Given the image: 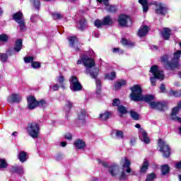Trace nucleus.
Masks as SVG:
<instances>
[{
  "label": "nucleus",
  "mask_w": 181,
  "mask_h": 181,
  "mask_svg": "<svg viewBox=\"0 0 181 181\" xmlns=\"http://www.w3.org/2000/svg\"><path fill=\"white\" fill-rule=\"evenodd\" d=\"M180 57L181 51L177 50L174 52L172 64L169 62V56L168 55H164L161 58V62H163L164 67H167V69H171V70H173V69H181L180 60L179 59H180Z\"/></svg>",
  "instance_id": "nucleus-1"
},
{
  "label": "nucleus",
  "mask_w": 181,
  "mask_h": 181,
  "mask_svg": "<svg viewBox=\"0 0 181 181\" xmlns=\"http://www.w3.org/2000/svg\"><path fill=\"white\" fill-rule=\"evenodd\" d=\"M83 66L86 67L85 73L86 74H90V77L92 78H97V76H98V71H100V69L95 67V61L92 58H88V57H86V58L83 59Z\"/></svg>",
  "instance_id": "nucleus-2"
},
{
  "label": "nucleus",
  "mask_w": 181,
  "mask_h": 181,
  "mask_svg": "<svg viewBox=\"0 0 181 181\" xmlns=\"http://www.w3.org/2000/svg\"><path fill=\"white\" fill-rule=\"evenodd\" d=\"M120 165L123 168V170L120 173L119 179L120 180H124L127 178V174H125V171L127 173H131V160H129L128 158L124 157L120 160Z\"/></svg>",
  "instance_id": "nucleus-3"
},
{
  "label": "nucleus",
  "mask_w": 181,
  "mask_h": 181,
  "mask_svg": "<svg viewBox=\"0 0 181 181\" xmlns=\"http://www.w3.org/2000/svg\"><path fill=\"white\" fill-rule=\"evenodd\" d=\"M151 73H152L153 76L150 78V81L151 83V86H156V78L158 80H163L165 78V75H163V71H159L158 66L154 65L151 68Z\"/></svg>",
  "instance_id": "nucleus-4"
},
{
  "label": "nucleus",
  "mask_w": 181,
  "mask_h": 181,
  "mask_svg": "<svg viewBox=\"0 0 181 181\" xmlns=\"http://www.w3.org/2000/svg\"><path fill=\"white\" fill-rule=\"evenodd\" d=\"M130 99L132 101H142V88L139 85H134L130 88Z\"/></svg>",
  "instance_id": "nucleus-5"
},
{
  "label": "nucleus",
  "mask_w": 181,
  "mask_h": 181,
  "mask_svg": "<svg viewBox=\"0 0 181 181\" xmlns=\"http://www.w3.org/2000/svg\"><path fill=\"white\" fill-rule=\"evenodd\" d=\"M98 162L99 165H102V166H104V168H108V172L112 177H115V176H118V175L119 176V175H121V173H119V166L115 164L108 166V163L100 159H98Z\"/></svg>",
  "instance_id": "nucleus-6"
},
{
  "label": "nucleus",
  "mask_w": 181,
  "mask_h": 181,
  "mask_svg": "<svg viewBox=\"0 0 181 181\" xmlns=\"http://www.w3.org/2000/svg\"><path fill=\"white\" fill-rule=\"evenodd\" d=\"M40 131L39 124L35 122L30 123L27 128L28 134L31 138H38Z\"/></svg>",
  "instance_id": "nucleus-7"
},
{
  "label": "nucleus",
  "mask_w": 181,
  "mask_h": 181,
  "mask_svg": "<svg viewBox=\"0 0 181 181\" xmlns=\"http://www.w3.org/2000/svg\"><path fill=\"white\" fill-rule=\"evenodd\" d=\"M45 105H46V101L45 100L39 102L33 96L28 98V107L29 110H35L36 107H45Z\"/></svg>",
  "instance_id": "nucleus-8"
},
{
  "label": "nucleus",
  "mask_w": 181,
  "mask_h": 181,
  "mask_svg": "<svg viewBox=\"0 0 181 181\" xmlns=\"http://www.w3.org/2000/svg\"><path fill=\"white\" fill-rule=\"evenodd\" d=\"M158 147L160 148V152H162L164 158H169L170 156V148L166 141L162 139L158 140Z\"/></svg>",
  "instance_id": "nucleus-9"
},
{
  "label": "nucleus",
  "mask_w": 181,
  "mask_h": 181,
  "mask_svg": "<svg viewBox=\"0 0 181 181\" xmlns=\"http://www.w3.org/2000/svg\"><path fill=\"white\" fill-rule=\"evenodd\" d=\"M181 108V101L177 103V106L174 107L172 109L170 117L173 121H181V118L177 116V114H179V111H180Z\"/></svg>",
  "instance_id": "nucleus-10"
},
{
  "label": "nucleus",
  "mask_w": 181,
  "mask_h": 181,
  "mask_svg": "<svg viewBox=\"0 0 181 181\" xmlns=\"http://www.w3.org/2000/svg\"><path fill=\"white\" fill-rule=\"evenodd\" d=\"M70 81H71V86H70L71 90H72L73 91H80V90H81V88H83L81 86V83L78 82L77 77L72 76L70 78Z\"/></svg>",
  "instance_id": "nucleus-11"
},
{
  "label": "nucleus",
  "mask_w": 181,
  "mask_h": 181,
  "mask_svg": "<svg viewBox=\"0 0 181 181\" xmlns=\"http://www.w3.org/2000/svg\"><path fill=\"white\" fill-rule=\"evenodd\" d=\"M118 23L120 26H129V23H132L131 18L127 15L122 14L118 18Z\"/></svg>",
  "instance_id": "nucleus-12"
},
{
  "label": "nucleus",
  "mask_w": 181,
  "mask_h": 181,
  "mask_svg": "<svg viewBox=\"0 0 181 181\" xmlns=\"http://www.w3.org/2000/svg\"><path fill=\"white\" fill-rule=\"evenodd\" d=\"M98 2H103L105 6V9L108 11V12H115L117 11V7L115 6H111L108 4V0H97Z\"/></svg>",
  "instance_id": "nucleus-13"
},
{
  "label": "nucleus",
  "mask_w": 181,
  "mask_h": 181,
  "mask_svg": "<svg viewBox=\"0 0 181 181\" xmlns=\"http://www.w3.org/2000/svg\"><path fill=\"white\" fill-rule=\"evenodd\" d=\"M140 139L144 144H149L151 142V139H149V136H148V134H146V132L144 130V129H140Z\"/></svg>",
  "instance_id": "nucleus-14"
},
{
  "label": "nucleus",
  "mask_w": 181,
  "mask_h": 181,
  "mask_svg": "<svg viewBox=\"0 0 181 181\" xmlns=\"http://www.w3.org/2000/svg\"><path fill=\"white\" fill-rule=\"evenodd\" d=\"M168 12V8L165 5L162 4H159L157 5V8L156 10V13L159 14V15H165Z\"/></svg>",
  "instance_id": "nucleus-15"
},
{
  "label": "nucleus",
  "mask_w": 181,
  "mask_h": 181,
  "mask_svg": "<svg viewBox=\"0 0 181 181\" xmlns=\"http://www.w3.org/2000/svg\"><path fill=\"white\" fill-rule=\"evenodd\" d=\"M148 30H149L147 25H142L139 30L138 36H139L140 37L146 36V35H148Z\"/></svg>",
  "instance_id": "nucleus-16"
},
{
  "label": "nucleus",
  "mask_w": 181,
  "mask_h": 181,
  "mask_svg": "<svg viewBox=\"0 0 181 181\" xmlns=\"http://www.w3.org/2000/svg\"><path fill=\"white\" fill-rule=\"evenodd\" d=\"M21 100V98L19 95H16L15 93L11 94L8 98V103H19Z\"/></svg>",
  "instance_id": "nucleus-17"
},
{
  "label": "nucleus",
  "mask_w": 181,
  "mask_h": 181,
  "mask_svg": "<svg viewBox=\"0 0 181 181\" xmlns=\"http://www.w3.org/2000/svg\"><path fill=\"white\" fill-rule=\"evenodd\" d=\"M74 146H76V149H84L86 148V142L83 140H76L74 142Z\"/></svg>",
  "instance_id": "nucleus-18"
},
{
  "label": "nucleus",
  "mask_w": 181,
  "mask_h": 181,
  "mask_svg": "<svg viewBox=\"0 0 181 181\" xmlns=\"http://www.w3.org/2000/svg\"><path fill=\"white\" fill-rule=\"evenodd\" d=\"M13 18L17 23H19L21 21L23 20V14L21 12H17L13 15Z\"/></svg>",
  "instance_id": "nucleus-19"
},
{
  "label": "nucleus",
  "mask_w": 181,
  "mask_h": 181,
  "mask_svg": "<svg viewBox=\"0 0 181 181\" xmlns=\"http://www.w3.org/2000/svg\"><path fill=\"white\" fill-rule=\"evenodd\" d=\"M155 100V97L152 95H142L141 101H145V103H149L151 104V101H153Z\"/></svg>",
  "instance_id": "nucleus-20"
},
{
  "label": "nucleus",
  "mask_w": 181,
  "mask_h": 181,
  "mask_svg": "<svg viewBox=\"0 0 181 181\" xmlns=\"http://www.w3.org/2000/svg\"><path fill=\"white\" fill-rule=\"evenodd\" d=\"M162 36L165 40H168L169 37H170V29L169 28H163Z\"/></svg>",
  "instance_id": "nucleus-21"
},
{
  "label": "nucleus",
  "mask_w": 181,
  "mask_h": 181,
  "mask_svg": "<svg viewBox=\"0 0 181 181\" xmlns=\"http://www.w3.org/2000/svg\"><path fill=\"white\" fill-rule=\"evenodd\" d=\"M18 159L22 163L26 162V160H28V153H26V152L25 151H20L18 155Z\"/></svg>",
  "instance_id": "nucleus-22"
},
{
  "label": "nucleus",
  "mask_w": 181,
  "mask_h": 181,
  "mask_svg": "<svg viewBox=\"0 0 181 181\" xmlns=\"http://www.w3.org/2000/svg\"><path fill=\"white\" fill-rule=\"evenodd\" d=\"M139 2L142 6L144 12H147L149 10V6L148 5V0H139Z\"/></svg>",
  "instance_id": "nucleus-23"
},
{
  "label": "nucleus",
  "mask_w": 181,
  "mask_h": 181,
  "mask_svg": "<svg viewBox=\"0 0 181 181\" xmlns=\"http://www.w3.org/2000/svg\"><path fill=\"white\" fill-rule=\"evenodd\" d=\"M149 166V162L146 160H144L143 162V165L140 168L141 173H146V170H148V167Z\"/></svg>",
  "instance_id": "nucleus-24"
},
{
  "label": "nucleus",
  "mask_w": 181,
  "mask_h": 181,
  "mask_svg": "<svg viewBox=\"0 0 181 181\" xmlns=\"http://www.w3.org/2000/svg\"><path fill=\"white\" fill-rule=\"evenodd\" d=\"M125 84H127L126 81H124V80L119 81L118 82L115 83L114 88H115V90H119V88H121V87H124Z\"/></svg>",
  "instance_id": "nucleus-25"
},
{
  "label": "nucleus",
  "mask_w": 181,
  "mask_h": 181,
  "mask_svg": "<svg viewBox=\"0 0 181 181\" xmlns=\"http://www.w3.org/2000/svg\"><path fill=\"white\" fill-rule=\"evenodd\" d=\"M22 49V40H17L15 43L14 50L15 52H21Z\"/></svg>",
  "instance_id": "nucleus-26"
},
{
  "label": "nucleus",
  "mask_w": 181,
  "mask_h": 181,
  "mask_svg": "<svg viewBox=\"0 0 181 181\" xmlns=\"http://www.w3.org/2000/svg\"><path fill=\"white\" fill-rule=\"evenodd\" d=\"M110 117H111V113H110V112H105V113L100 115V118L102 121H107Z\"/></svg>",
  "instance_id": "nucleus-27"
},
{
  "label": "nucleus",
  "mask_w": 181,
  "mask_h": 181,
  "mask_svg": "<svg viewBox=\"0 0 181 181\" xmlns=\"http://www.w3.org/2000/svg\"><path fill=\"white\" fill-rule=\"evenodd\" d=\"M68 40L69 42V45L71 46V47H73L74 46V44L78 42V40L77 39V37H76V36H72L69 37Z\"/></svg>",
  "instance_id": "nucleus-28"
},
{
  "label": "nucleus",
  "mask_w": 181,
  "mask_h": 181,
  "mask_svg": "<svg viewBox=\"0 0 181 181\" xmlns=\"http://www.w3.org/2000/svg\"><path fill=\"white\" fill-rule=\"evenodd\" d=\"M121 43L126 46H130L132 47V46H135V44L125 38L122 39Z\"/></svg>",
  "instance_id": "nucleus-29"
},
{
  "label": "nucleus",
  "mask_w": 181,
  "mask_h": 181,
  "mask_svg": "<svg viewBox=\"0 0 181 181\" xmlns=\"http://www.w3.org/2000/svg\"><path fill=\"white\" fill-rule=\"evenodd\" d=\"M114 132H115V136L117 139H124V132H122V131L115 130Z\"/></svg>",
  "instance_id": "nucleus-30"
},
{
  "label": "nucleus",
  "mask_w": 181,
  "mask_h": 181,
  "mask_svg": "<svg viewBox=\"0 0 181 181\" xmlns=\"http://www.w3.org/2000/svg\"><path fill=\"white\" fill-rule=\"evenodd\" d=\"M169 170H170L169 165H162L161 167L162 175H166L167 173H169Z\"/></svg>",
  "instance_id": "nucleus-31"
},
{
  "label": "nucleus",
  "mask_w": 181,
  "mask_h": 181,
  "mask_svg": "<svg viewBox=\"0 0 181 181\" xmlns=\"http://www.w3.org/2000/svg\"><path fill=\"white\" fill-rule=\"evenodd\" d=\"M9 40V36L6 34L0 35V42H3L4 43H6Z\"/></svg>",
  "instance_id": "nucleus-32"
},
{
  "label": "nucleus",
  "mask_w": 181,
  "mask_h": 181,
  "mask_svg": "<svg viewBox=\"0 0 181 181\" xmlns=\"http://www.w3.org/2000/svg\"><path fill=\"white\" fill-rule=\"evenodd\" d=\"M101 92V81L100 79H96V93L100 94Z\"/></svg>",
  "instance_id": "nucleus-33"
},
{
  "label": "nucleus",
  "mask_w": 181,
  "mask_h": 181,
  "mask_svg": "<svg viewBox=\"0 0 181 181\" xmlns=\"http://www.w3.org/2000/svg\"><path fill=\"white\" fill-rule=\"evenodd\" d=\"M103 25H112V19L111 17L107 16L103 19Z\"/></svg>",
  "instance_id": "nucleus-34"
},
{
  "label": "nucleus",
  "mask_w": 181,
  "mask_h": 181,
  "mask_svg": "<svg viewBox=\"0 0 181 181\" xmlns=\"http://www.w3.org/2000/svg\"><path fill=\"white\" fill-rule=\"evenodd\" d=\"M86 117H87V113L86 112V111H83L81 112V114L78 115V119H79V121H84Z\"/></svg>",
  "instance_id": "nucleus-35"
},
{
  "label": "nucleus",
  "mask_w": 181,
  "mask_h": 181,
  "mask_svg": "<svg viewBox=\"0 0 181 181\" xmlns=\"http://www.w3.org/2000/svg\"><path fill=\"white\" fill-rule=\"evenodd\" d=\"M8 168V163L5 159L0 158V169H5Z\"/></svg>",
  "instance_id": "nucleus-36"
},
{
  "label": "nucleus",
  "mask_w": 181,
  "mask_h": 181,
  "mask_svg": "<svg viewBox=\"0 0 181 181\" xmlns=\"http://www.w3.org/2000/svg\"><path fill=\"white\" fill-rule=\"evenodd\" d=\"M118 111L120 114H122V115H125V114H127V108L124 106L120 105L118 107Z\"/></svg>",
  "instance_id": "nucleus-37"
},
{
  "label": "nucleus",
  "mask_w": 181,
  "mask_h": 181,
  "mask_svg": "<svg viewBox=\"0 0 181 181\" xmlns=\"http://www.w3.org/2000/svg\"><path fill=\"white\" fill-rule=\"evenodd\" d=\"M166 105H167V104L165 102H163V103L158 102L157 110H160V111H163V110H165Z\"/></svg>",
  "instance_id": "nucleus-38"
},
{
  "label": "nucleus",
  "mask_w": 181,
  "mask_h": 181,
  "mask_svg": "<svg viewBox=\"0 0 181 181\" xmlns=\"http://www.w3.org/2000/svg\"><path fill=\"white\" fill-rule=\"evenodd\" d=\"M130 115L132 118H133V119H134L135 121H138V119H139V115H138L136 112L131 111Z\"/></svg>",
  "instance_id": "nucleus-39"
},
{
  "label": "nucleus",
  "mask_w": 181,
  "mask_h": 181,
  "mask_svg": "<svg viewBox=\"0 0 181 181\" xmlns=\"http://www.w3.org/2000/svg\"><path fill=\"white\" fill-rule=\"evenodd\" d=\"M78 28L79 30H84V29H86V21H81L79 22Z\"/></svg>",
  "instance_id": "nucleus-40"
},
{
  "label": "nucleus",
  "mask_w": 181,
  "mask_h": 181,
  "mask_svg": "<svg viewBox=\"0 0 181 181\" xmlns=\"http://www.w3.org/2000/svg\"><path fill=\"white\" fill-rule=\"evenodd\" d=\"M72 107H73V103L70 102V100H66V103L65 105L66 111H69L70 110H71Z\"/></svg>",
  "instance_id": "nucleus-41"
},
{
  "label": "nucleus",
  "mask_w": 181,
  "mask_h": 181,
  "mask_svg": "<svg viewBox=\"0 0 181 181\" xmlns=\"http://www.w3.org/2000/svg\"><path fill=\"white\" fill-rule=\"evenodd\" d=\"M155 177H156L155 173H150L147 175L146 181H153Z\"/></svg>",
  "instance_id": "nucleus-42"
},
{
  "label": "nucleus",
  "mask_w": 181,
  "mask_h": 181,
  "mask_svg": "<svg viewBox=\"0 0 181 181\" xmlns=\"http://www.w3.org/2000/svg\"><path fill=\"white\" fill-rule=\"evenodd\" d=\"M170 95H174L175 97H180L181 92L175 91L173 90H170L169 92Z\"/></svg>",
  "instance_id": "nucleus-43"
},
{
  "label": "nucleus",
  "mask_w": 181,
  "mask_h": 181,
  "mask_svg": "<svg viewBox=\"0 0 181 181\" xmlns=\"http://www.w3.org/2000/svg\"><path fill=\"white\" fill-rule=\"evenodd\" d=\"M18 24H19L20 29H21V32L26 30V26L25 25L24 20H23V21H20V23H18Z\"/></svg>",
  "instance_id": "nucleus-44"
},
{
  "label": "nucleus",
  "mask_w": 181,
  "mask_h": 181,
  "mask_svg": "<svg viewBox=\"0 0 181 181\" xmlns=\"http://www.w3.org/2000/svg\"><path fill=\"white\" fill-rule=\"evenodd\" d=\"M115 72H111L110 74L105 76V78L107 80H114V78H115Z\"/></svg>",
  "instance_id": "nucleus-45"
},
{
  "label": "nucleus",
  "mask_w": 181,
  "mask_h": 181,
  "mask_svg": "<svg viewBox=\"0 0 181 181\" xmlns=\"http://www.w3.org/2000/svg\"><path fill=\"white\" fill-rule=\"evenodd\" d=\"M52 18L53 19H62L63 18V15H62L60 13H52Z\"/></svg>",
  "instance_id": "nucleus-46"
},
{
  "label": "nucleus",
  "mask_w": 181,
  "mask_h": 181,
  "mask_svg": "<svg viewBox=\"0 0 181 181\" xmlns=\"http://www.w3.org/2000/svg\"><path fill=\"white\" fill-rule=\"evenodd\" d=\"M32 2L36 9H39V8H40V1L38 0H32Z\"/></svg>",
  "instance_id": "nucleus-47"
},
{
  "label": "nucleus",
  "mask_w": 181,
  "mask_h": 181,
  "mask_svg": "<svg viewBox=\"0 0 181 181\" xmlns=\"http://www.w3.org/2000/svg\"><path fill=\"white\" fill-rule=\"evenodd\" d=\"M104 25V23L103 22H101V21L100 20H96L94 23V25L96 27V28H101V26Z\"/></svg>",
  "instance_id": "nucleus-48"
},
{
  "label": "nucleus",
  "mask_w": 181,
  "mask_h": 181,
  "mask_svg": "<svg viewBox=\"0 0 181 181\" xmlns=\"http://www.w3.org/2000/svg\"><path fill=\"white\" fill-rule=\"evenodd\" d=\"M31 66L33 69H39L40 68V63L37 62H33Z\"/></svg>",
  "instance_id": "nucleus-49"
},
{
  "label": "nucleus",
  "mask_w": 181,
  "mask_h": 181,
  "mask_svg": "<svg viewBox=\"0 0 181 181\" xmlns=\"http://www.w3.org/2000/svg\"><path fill=\"white\" fill-rule=\"evenodd\" d=\"M158 102H151L149 103V105L151 108H155L156 110H158Z\"/></svg>",
  "instance_id": "nucleus-50"
},
{
  "label": "nucleus",
  "mask_w": 181,
  "mask_h": 181,
  "mask_svg": "<svg viewBox=\"0 0 181 181\" xmlns=\"http://www.w3.org/2000/svg\"><path fill=\"white\" fill-rule=\"evenodd\" d=\"M25 63H33V57H28L24 58Z\"/></svg>",
  "instance_id": "nucleus-51"
},
{
  "label": "nucleus",
  "mask_w": 181,
  "mask_h": 181,
  "mask_svg": "<svg viewBox=\"0 0 181 181\" xmlns=\"http://www.w3.org/2000/svg\"><path fill=\"white\" fill-rule=\"evenodd\" d=\"M0 59L1 62H6V60L8 59V55H6V54H1Z\"/></svg>",
  "instance_id": "nucleus-52"
},
{
  "label": "nucleus",
  "mask_w": 181,
  "mask_h": 181,
  "mask_svg": "<svg viewBox=\"0 0 181 181\" xmlns=\"http://www.w3.org/2000/svg\"><path fill=\"white\" fill-rule=\"evenodd\" d=\"M64 81V77H63V76H59V83L60 84V87H62V88L64 87V85L63 84Z\"/></svg>",
  "instance_id": "nucleus-53"
},
{
  "label": "nucleus",
  "mask_w": 181,
  "mask_h": 181,
  "mask_svg": "<svg viewBox=\"0 0 181 181\" xmlns=\"http://www.w3.org/2000/svg\"><path fill=\"white\" fill-rule=\"evenodd\" d=\"M119 99H114L112 103L113 107H118V105L120 104Z\"/></svg>",
  "instance_id": "nucleus-54"
},
{
  "label": "nucleus",
  "mask_w": 181,
  "mask_h": 181,
  "mask_svg": "<svg viewBox=\"0 0 181 181\" xmlns=\"http://www.w3.org/2000/svg\"><path fill=\"white\" fill-rule=\"evenodd\" d=\"M86 55L83 56L79 60L77 61L76 64H81V63H83V64H84V60L83 59L86 58Z\"/></svg>",
  "instance_id": "nucleus-55"
},
{
  "label": "nucleus",
  "mask_w": 181,
  "mask_h": 181,
  "mask_svg": "<svg viewBox=\"0 0 181 181\" xmlns=\"http://www.w3.org/2000/svg\"><path fill=\"white\" fill-rule=\"evenodd\" d=\"M64 137L66 139H69V141H71V139H72V136H71V134L70 133H66L65 135H64Z\"/></svg>",
  "instance_id": "nucleus-56"
},
{
  "label": "nucleus",
  "mask_w": 181,
  "mask_h": 181,
  "mask_svg": "<svg viewBox=\"0 0 181 181\" xmlns=\"http://www.w3.org/2000/svg\"><path fill=\"white\" fill-rule=\"evenodd\" d=\"M112 52L113 53H124V51H120L119 48H113Z\"/></svg>",
  "instance_id": "nucleus-57"
},
{
  "label": "nucleus",
  "mask_w": 181,
  "mask_h": 181,
  "mask_svg": "<svg viewBox=\"0 0 181 181\" xmlns=\"http://www.w3.org/2000/svg\"><path fill=\"white\" fill-rule=\"evenodd\" d=\"M160 90L161 93H165V85L161 84V86H160Z\"/></svg>",
  "instance_id": "nucleus-58"
},
{
  "label": "nucleus",
  "mask_w": 181,
  "mask_h": 181,
  "mask_svg": "<svg viewBox=\"0 0 181 181\" xmlns=\"http://www.w3.org/2000/svg\"><path fill=\"white\" fill-rule=\"evenodd\" d=\"M175 168H176L177 169H181V161H180V162L175 163Z\"/></svg>",
  "instance_id": "nucleus-59"
},
{
  "label": "nucleus",
  "mask_w": 181,
  "mask_h": 181,
  "mask_svg": "<svg viewBox=\"0 0 181 181\" xmlns=\"http://www.w3.org/2000/svg\"><path fill=\"white\" fill-rule=\"evenodd\" d=\"M52 90L53 91H57V90H59V85H54L52 86Z\"/></svg>",
  "instance_id": "nucleus-60"
},
{
  "label": "nucleus",
  "mask_w": 181,
  "mask_h": 181,
  "mask_svg": "<svg viewBox=\"0 0 181 181\" xmlns=\"http://www.w3.org/2000/svg\"><path fill=\"white\" fill-rule=\"evenodd\" d=\"M35 19H37V16H33L31 17V21L32 22H36V21H35Z\"/></svg>",
  "instance_id": "nucleus-61"
},
{
  "label": "nucleus",
  "mask_w": 181,
  "mask_h": 181,
  "mask_svg": "<svg viewBox=\"0 0 181 181\" xmlns=\"http://www.w3.org/2000/svg\"><path fill=\"white\" fill-rule=\"evenodd\" d=\"M7 53H8V54H9V56H12V50L11 49L7 50Z\"/></svg>",
  "instance_id": "nucleus-62"
},
{
  "label": "nucleus",
  "mask_w": 181,
  "mask_h": 181,
  "mask_svg": "<svg viewBox=\"0 0 181 181\" xmlns=\"http://www.w3.org/2000/svg\"><path fill=\"white\" fill-rule=\"evenodd\" d=\"M61 145H62V146L64 147V146H66V143L65 141H62V142H61Z\"/></svg>",
  "instance_id": "nucleus-63"
},
{
  "label": "nucleus",
  "mask_w": 181,
  "mask_h": 181,
  "mask_svg": "<svg viewBox=\"0 0 181 181\" xmlns=\"http://www.w3.org/2000/svg\"><path fill=\"white\" fill-rule=\"evenodd\" d=\"M135 127H136V128H141V124H135Z\"/></svg>",
  "instance_id": "nucleus-64"
}]
</instances>
